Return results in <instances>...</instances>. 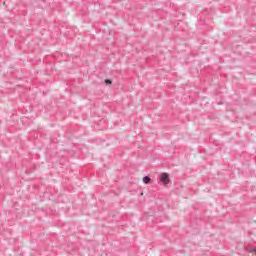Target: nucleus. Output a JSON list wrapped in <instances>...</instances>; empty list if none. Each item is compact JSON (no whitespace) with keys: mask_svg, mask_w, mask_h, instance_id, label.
Instances as JSON below:
<instances>
[{"mask_svg":"<svg viewBox=\"0 0 256 256\" xmlns=\"http://www.w3.org/2000/svg\"><path fill=\"white\" fill-rule=\"evenodd\" d=\"M160 181H161V183H163L164 185L169 184V174H167V173H162V174L160 175Z\"/></svg>","mask_w":256,"mask_h":256,"instance_id":"nucleus-1","label":"nucleus"},{"mask_svg":"<svg viewBox=\"0 0 256 256\" xmlns=\"http://www.w3.org/2000/svg\"><path fill=\"white\" fill-rule=\"evenodd\" d=\"M143 183H145L146 185H148V183H151V178H150L149 176L143 177Z\"/></svg>","mask_w":256,"mask_h":256,"instance_id":"nucleus-2","label":"nucleus"},{"mask_svg":"<svg viewBox=\"0 0 256 256\" xmlns=\"http://www.w3.org/2000/svg\"><path fill=\"white\" fill-rule=\"evenodd\" d=\"M248 253H254L256 255V248L247 250Z\"/></svg>","mask_w":256,"mask_h":256,"instance_id":"nucleus-3","label":"nucleus"},{"mask_svg":"<svg viewBox=\"0 0 256 256\" xmlns=\"http://www.w3.org/2000/svg\"><path fill=\"white\" fill-rule=\"evenodd\" d=\"M105 83H106V85H111L113 82L111 80H109V79H106Z\"/></svg>","mask_w":256,"mask_h":256,"instance_id":"nucleus-4","label":"nucleus"}]
</instances>
